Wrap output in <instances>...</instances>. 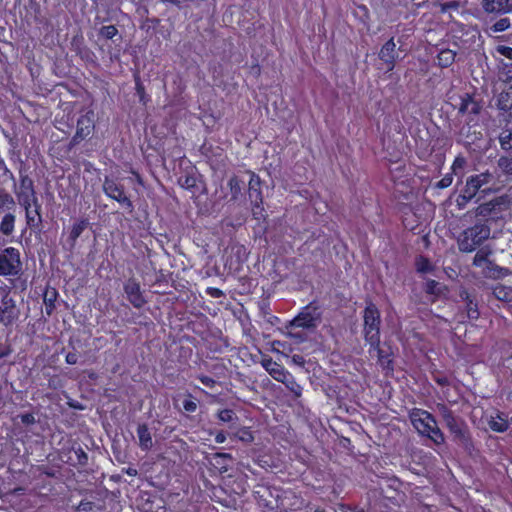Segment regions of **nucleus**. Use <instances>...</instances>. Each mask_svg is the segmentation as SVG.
<instances>
[{
	"mask_svg": "<svg viewBox=\"0 0 512 512\" xmlns=\"http://www.w3.org/2000/svg\"><path fill=\"white\" fill-rule=\"evenodd\" d=\"M490 226L482 221L464 229L457 238L458 248L463 253H471L479 248L489 237Z\"/></svg>",
	"mask_w": 512,
	"mask_h": 512,
	"instance_id": "f257e3e1",
	"label": "nucleus"
},
{
	"mask_svg": "<svg viewBox=\"0 0 512 512\" xmlns=\"http://www.w3.org/2000/svg\"><path fill=\"white\" fill-rule=\"evenodd\" d=\"M410 420L414 428L423 436L436 444L444 442V435L437 425L435 417L427 410L414 408L410 412Z\"/></svg>",
	"mask_w": 512,
	"mask_h": 512,
	"instance_id": "f03ea898",
	"label": "nucleus"
},
{
	"mask_svg": "<svg viewBox=\"0 0 512 512\" xmlns=\"http://www.w3.org/2000/svg\"><path fill=\"white\" fill-rule=\"evenodd\" d=\"M363 329L364 340L371 348H377L380 341L381 314L378 307L372 303H367L363 310Z\"/></svg>",
	"mask_w": 512,
	"mask_h": 512,
	"instance_id": "7ed1b4c3",
	"label": "nucleus"
},
{
	"mask_svg": "<svg viewBox=\"0 0 512 512\" xmlns=\"http://www.w3.org/2000/svg\"><path fill=\"white\" fill-rule=\"evenodd\" d=\"M499 121L500 132L497 138L505 155L499 158L498 166L505 175L512 176V113Z\"/></svg>",
	"mask_w": 512,
	"mask_h": 512,
	"instance_id": "20e7f679",
	"label": "nucleus"
},
{
	"mask_svg": "<svg viewBox=\"0 0 512 512\" xmlns=\"http://www.w3.org/2000/svg\"><path fill=\"white\" fill-rule=\"evenodd\" d=\"M494 182V175L488 171L468 177L466 184L459 195L458 203L471 201L479 191L491 190L488 185Z\"/></svg>",
	"mask_w": 512,
	"mask_h": 512,
	"instance_id": "39448f33",
	"label": "nucleus"
},
{
	"mask_svg": "<svg viewBox=\"0 0 512 512\" xmlns=\"http://www.w3.org/2000/svg\"><path fill=\"white\" fill-rule=\"evenodd\" d=\"M322 310L317 301H311L302 307L300 312L290 322L291 327L315 329L321 321Z\"/></svg>",
	"mask_w": 512,
	"mask_h": 512,
	"instance_id": "423d86ee",
	"label": "nucleus"
},
{
	"mask_svg": "<svg viewBox=\"0 0 512 512\" xmlns=\"http://www.w3.org/2000/svg\"><path fill=\"white\" fill-rule=\"evenodd\" d=\"M491 250L486 247H481L477 250L473 258V266L482 268V273L485 277L499 279L507 275V269L496 265L489 259Z\"/></svg>",
	"mask_w": 512,
	"mask_h": 512,
	"instance_id": "0eeeda50",
	"label": "nucleus"
},
{
	"mask_svg": "<svg viewBox=\"0 0 512 512\" xmlns=\"http://www.w3.org/2000/svg\"><path fill=\"white\" fill-rule=\"evenodd\" d=\"M22 271L19 249L7 247L0 252V276L15 277Z\"/></svg>",
	"mask_w": 512,
	"mask_h": 512,
	"instance_id": "6e6552de",
	"label": "nucleus"
},
{
	"mask_svg": "<svg viewBox=\"0 0 512 512\" xmlns=\"http://www.w3.org/2000/svg\"><path fill=\"white\" fill-rule=\"evenodd\" d=\"M103 191L107 197L117 201L129 213L133 212L134 205L131 199L126 195L124 185L118 183L114 179L105 177L103 182Z\"/></svg>",
	"mask_w": 512,
	"mask_h": 512,
	"instance_id": "1a4fd4ad",
	"label": "nucleus"
},
{
	"mask_svg": "<svg viewBox=\"0 0 512 512\" xmlns=\"http://www.w3.org/2000/svg\"><path fill=\"white\" fill-rule=\"evenodd\" d=\"M123 290L129 303L136 309H141L147 304L144 291L141 289L139 281L131 277L123 285Z\"/></svg>",
	"mask_w": 512,
	"mask_h": 512,
	"instance_id": "9d476101",
	"label": "nucleus"
},
{
	"mask_svg": "<svg viewBox=\"0 0 512 512\" xmlns=\"http://www.w3.org/2000/svg\"><path fill=\"white\" fill-rule=\"evenodd\" d=\"M505 203L501 198H494L488 202L480 204L476 208V215L483 219L482 222L494 221L502 216Z\"/></svg>",
	"mask_w": 512,
	"mask_h": 512,
	"instance_id": "9b49d317",
	"label": "nucleus"
},
{
	"mask_svg": "<svg viewBox=\"0 0 512 512\" xmlns=\"http://www.w3.org/2000/svg\"><path fill=\"white\" fill-rule=\"evenodd\" d=\"M94 129V112L89 110L78 118L76 132L71 139V144H79L81 141L88 138L93 133Z\"/></svg>",
	"mask_w": 512,
	"mask_h": 512,
	"instance_id": "f8f14e48",
	"label": "nucleus"
},
{
	"mask_svg": "<svg viewBox=\"0 0 512 512\" xmlns=\"http://www.w3.org/2000/svg\"><path fill=\"white\" fill-rule=\"evenodd\" d=\"M15 193L21 206H29L32 205V202L38 201L35 196L33 180L28 175L20 174L19 186Z\"/></svg>",
	"mask_w": 512,
	"mask_h": 512,
	"instance_id": "ddd939ff",
	"label": "nucleus"
},
{
	"mask_svg": "<svg viewBox=\"0 0 512 512\" xmlns=\"http://www.w3.org/2000/svg\"><path fill=\"white\" fill-rule=\"evenodd\" d=\"M249 174L250 180L248 183V197L253 207V213L256 214L255 209L263 211V195L261 190L262 182L256 173L249 171Z\"/></svg>",
	"mask_w": 512,
	"mask_h": 512,
	"instance_id": "4468645a",
	"label": "nucleus"
},
{
	"mask_svg": "<svg viewBox=\"0 0 512 512\" xmlns=\"http://www.w3.org/2000/svg\"><path fill=\"white\" fill-rule=\"evenodd\" d=\"M495 105L498 110L503 111V118H507L512 113V83L505 82L500 87V92L496 96Z\"/></svg>",
	"mask_w": 512,
	"mask_h": 512,
	"instance_id": "2eb2a0df",
	"label": "nucleus"
},
{
	"mask_svg": "<svg viewBox=\"0 0 512 512\" xmlns=\"http://www.w3.org/2000/svg\"><path fill=\"white\" fill-rule=\"evenodd\" d=\"M378 57L385 63L387 71H392L395 68L398 53L394 37H391L382 45Z\"/></svg>",
	"mask_w": 512,
	"mask_h": 512,
	"instance_id": "dca6fc26",
	"label": "nucleus"
},
{
	"mask_svg": "<svg viewBox=\"0 0 512 512\" xmlns=\"http://www.w3.org/2000/svg\"><path fill=\"white\" fill-rule=\"evenodd\" d=\"M369 352H376L378 364L386 376L393 374L394 360L393 353L390 350L383 349L380 344L377 348L369 347Z\"/></svg>",
	"mask_w": 512,
	"mask_h": 512,
	"instance_id": "f3484780",
	"label": "nucleus"
},
{
	"mask_svg": "<svg viewBox=\"0 0 512 512\" xmlns=\"http://www.w3.org/2000/svg\"><path fill=\"white\" fill-rule=\"evenodd\" d=\"M459 100L458 113L460 115H477L480 113L482 106L472 94L464 93L459 97Z\"/></svg>",
	"mask_w": 512,
	"mask_h": 512,
	"instance_id": "a211bd4d",
	"label": "nucleus"
},
{
	"mask_svg": "<svg viewBox=\"0 0 512 512\" xmlns=\"http://www.w3.org/2000/svg\"><path fill=\"white\" fill-rule=\"evenodd\" d=\"M89 225V220L85 217L78 218L72 223L66 239L70 249H73L76 246L78 238L89 227Z\"/></svg>",
	"mask_w": 512,
	"mask_h": 512,
	"instance_id": "6ab92c4d",
	"label": "nucleus"
},
{
	"mask_svg": "<svg viewBox=\"0 0 512 512\" xmlns=\"http://www.w3.org/2000/svg\"><path fill=\"white\" fill-rule=\"evenodd\" d=\"M19 317V310L14 300H8L3 306H0V324L8 327L12 325Z\"/></svg>",
	"mask_w": 512,
	"mask_h": 512,
	"instance_id": "aec40b11",
	"label": "nucleus"
},
{
	"mask_svg": "<svg viewBox=\"0 0 512 512\" xmlns=\"http://www.w3.org/2000/svg\"><path fill=\"white\" fill-rule=\"evenodd\" d=\"M487 13L505 14L512 11V0H481Z\"/></svg>",
	"mask_w": 512,
	"mask_h": 512,
	"instance_id": "412c9836",
	"label": "nucleus"
},
{
	"mask_svg": "<svg viewBox=\"0 0 512 512\" xmlns=\"http://www.w3.org/2000/svg\"><path fill=\"white\" fill-rule=\"evenodd\" d=\"M25 209L27 224L30 227H38L42 223L41 206L38 201L32 205L22 206Z\"/></svg>",
	"mask_w": 512,
	"mask_h": 512,
	"instance_id": "4be33fe9",
	"label": "nucleus"
},
{
	"mask_svg": "<svg viewBox=\"0 0 512 512\" xmlns=\"http://www.w3.org/2000/svg\"><path fill=\"white\" fill-rule=\"evenodd\" d=\"M210 462L220 473H225L230 468L233 458L228 453H215Z\"/></svg>",
	"mask_w": 512,
	"mask_h": 512,
	"instance_id": "5701e85b",
	"label": "nucleus"
},
{
	"mask_svg": "<svg viewBox=\"0 0 512 512\" xmlns=\"http://www.w3.org/2000/svg\"><path fill=\"white\" fill-rule=\"evenodd\" d=\"M137 436L139 439V447L143 451H149L153 446L152 436L147 424L142 423L137 427Z\"/></svg>",
	"mask_w": 512,
	"mask_h": 512,
	"instance_id": "b1692460",
	"label": "nucleus"
},
{
	"mask_svg": "<svg viewBox=\"0 0 512 512\" xmlns=\"http://www.w3.org/2000/svg\"><path fill=\"white\" fill-rule=\"evenodd\" d=\"M488 424L492 431L504 433L509 428L508 416L503 412L497 411L496 416L491 417Z\"/></svg>",
	"mask_w": 512,
	"mask_h": 512,
	"instance_id": "393cba45",
	"label": "nucleus"
},
{
	"mask_svg": "<svg viewBox=\"0 0 512 512\" xmlns=\"http://www.w3.org/2000/svg\"><path fill=\"white\" fill-rule=\"evenodd\" d=\"M58 291L55 288H47L43 294V302L45 305V313L51 316L56 308Z\"/></svg>",
	"mask_w": 512,
	"mask_h": 512,
	"instance_id": "a878e982",
	"label": "nucleus"
},
{
	"mask_svg": "<svg viewBox=\"0 0 512 512\" xmlns=\"http://www.w3.org/2000/svg\"><path fill=\"white\" fill-rule=\"evenodd\" d=\"M450 433L454 436L455 439H458L462 442H467L470 440L468 429L465 423L458 419L454 424L448 427Z\"/></svg>",
	"mask_w": 512,
	"mask_h": 512,
	"instance_id": "bb28decb",
	"label": "nucleus"
},
{
	"mask_svg": "<svg viewBox=\"0 0 512 512\" xmlns=\"http://www.w3.org/2000/svg\"><path fill=\"white\" fill-rule=\"evenodd\" d=\"M228 188L230 190L231 199L237 200L242 195L244 182L236 175H233L228 181Z\"/></svg>",
	"mask_w": 512,
	"mask_h": 512,
	"instance_id": "cd10ccee",
	"label": "nucleus"
},
{
	"mask_svg": "<svg viewBox=\"0 0 512 512\" xmlns=\"http://www.w3.org/2000/svg\"><path fill=\"white\" fill-rule=\"evenodd\" d=\"M456 53L450 49H443L437 55V63L442 68L450 67L455 61Z\"/></svg>",
	"mask_w": 512,
	"mask_h": 512,
	"instance_id": "c85d7f7f",
	"label": "nucleus"
},
{
	"mask_svg": "<svg viewBox=\"0 0 512 512\" xmlns=\"http://www.w3.org/2000/svg\"><path fill=\"white\" fill-rule=\"evenodd\" d=\"M15 216L12 213H7L1 220L0 232L4 235H10L14 231Z\"/></svg>",
	"mask_w": 512,
	"mask_h": 512,
	"instance_id": "c756f323",
	"label": "nucleus"
},
{
	"mask_svg": "<svg viewBox=\"0 0 512 512\" xmlns=\"http://www.w3.org/2000/svg\"><path fill=\"white\" fill-rule=\"evenodd\" d=\"M73 452L76 459L73 460L72 457H70L68 462L74 466H86L88 463V454L84 451V449L80 445H78L77 448H73Z\"/></svg>",
	"mask_w": 512,
	"mask_h": 512,
	"instance_id": "7c9ffc66",
	"label": "nucleus"
},
{
	"mask_svg": "<svg viewBox=\"0 0 512 512\" xmlns=\"http://www.w3.org/2000/svg\"><path fill=\"white\" fill-rule=\"evenodd\" d=\"M439 411L447 428L450 427L459 419L458 417L455 416L454 412L445 404H441L439 406Z\"/></svg>",
	"mask_w": 512,
	"mask_h": 512,
	"instance_id": "2f4dec72",
	"label": "nucleus"
},
{
	"mask_svg": "<svg viewBox=\"0 0 512 512\" xmlns=\"http://www.w3.org/2000/svg\"><path fill=\"white\" fill-rule=\"evenodd\" d=\"M415 267L419 273H429L433 271V266L430 260L423 255H419L415 259Z\"/></svg>",
	"mask_w": 512,
	"mask_h": 512,
	"instance_id": "473e14b6",
	"label": "nucleus"
},
{
	"mask_svg": "<svg viewBox=\"0 0 512 512\" xmlns=\"http://www.w3.org/2000/svg\"><path fill=\"white\" fill-rule=\"evenodd\" d=\"M466 309L467 316L471 320H477L479 318L478 304L475 302L468 293H466Z\"/></svg>",
	"mask_w": 512,
	"mask_h": 512,
	"instance_id": "72a5a7b5",
	"label": "nucleus"
},
{
	"mask_svg": "<svg viewBox=\"0 0 512 512\" xmlns=\"http://www.w3.org/2000/svg\"><path fill=\"white\" fill-rule=\"evenodd\" d=\"M217 418L219 421L223 423L232 422L234 419H237L235 412L232 409H222L217 413Z\"/></svg>",
	"mask_w": 512,
	"mask_h": 512,
	"instance_id": "f704fd0d",
	"label": "nucleus"
},
{
	"mask_svg": "<svg viewBox=\"0 0 512 512\" xmlns=\"http://www.w3.org/2000/svg\"><path fill=\"white\" fill-rule=\"evenodd\" d=\"M118 34V29L115 25L102 26L99 30V35L105 39H112Z\"/></svg>",
	"mask_w": 512,
	"mask_h": 512,
	"instance_id": "c9c22d12",
	"label": "nucleus"
},
{
	"mask_svg": "<svg viewBox=\"0 0 512 512\" xmlns=\"http://www.w3.org/2000/svg\"><path fill=\"white\" fill-rule=\"evenodd\" d=\"M183 409L188 413H194L197 410V401L191 394L187 395V398L182 402Z\"/></svg>",
	"mask_w": 512,
	"mask_h": 512,
	"instance_id": "e433bc0d",
	"label": "nucleus"
},
{
	"mask_svg": "<svg viewBox=\"0 0 512 512\" xmlns=\"http://www.w3.org/2000/svg\"><path fill=\"white\" fill-rule=\"evenodd\" d=\"M425 292L429 295L438 296L440 294L439 283L433 279L428 280L425 284Z\"/></svg>",
	"mask_w": 512,
	"mask_h": 512,
	"instance_id": "4c0bfd02",
	"label": "nucleus"
},
{
	"mask_svg": "<svg viewBox=\"0 0 512 512\" xmlns=\"http://www.w3.org/2000/svg\"><path fill=\"white\" fill-rule=\"evenodd\" d=\"M231 251L237 256L238 262H243L246 259V248L244 245H232Z\"/></svg>",
	"mask_w": 512,
	"mask_h": 512,
	"instance_id": "58836bf2",
	"label": "nucleus"
},
{
	"mask_svg": "<svg viewBox=\"0 0 512 512\" xmlns=\"http://www.w3.org/2000/svg\"><path fill=\"white\" fill-rule=\"evenodd\" d=\"M509 27L510 20L508 18H501L493 24L492 29L494 32H504Z\"/></svg>",
	"mask_w": 512,
	"mask_h": 512,
	"instance_id": "ea45409f",
	"label": "nucleus"
},
{
	"mask_svg": "<svg viewBox=\"0 0 512 512\" xmlns=\"http://www.w3.org/2000/svg\"><path fill=\"white\" fill-rule=\"evenodd\" d=\"M453 182V174L447 173L445 174L438 182H436L435 187L438 189L448 188Z\"/></svg>",
	"mask_w": 512,
	"mask_h": 512,
	"instance_id": "a19ab883",
	"label": "nucleus"
},
{
	"mask_svg": "<svg viewBox=\"0 0 512 512\" xmlns=\"http://www.w3.org/2000/svg\"><path fill=\"white\" fill-rule=\"evenodd\" d=\"M135 90H136V94L139 96L140 101L145 103V97H146L145 87L142 84L139 76L135 77Z\"/></svg>",
	"mask_w": 512,
	"mask_h": 512,
	"instance_id": "79ce46f5",
	"label": "nucleus"
},
{
	"mask_svg": "<svg viewBox=\"0 0 512 512\" xmlns=\"http://www.w3.org/2000/svg\"><path fill=\"white\" fill-rule=\"evenodd\" d=\"M196 379H198L204 386L210 389L214 388L217 384V381L215 379L204 374L197 375Z\"/></svg>",
	"mask_w": 512,
	"mask_h": 512,
	"instance_id": "37998d69",
	"label": "nucleus"
},
{
	"mask_svg": "<svg viewBox=\"0 0 512 512\" xmlns=\"http://www.w3.org/2000/svg\"><path fill=\"white\" fill-rule=\"evenodd\" d=\"M8 300H13L10 296V288L6 285H0V306H3Z\"/></svg>",
	"mask_w": 512,
	"mask_h": 512,
	"instance_id": "c03bdc74",
	"label": "nucleus"
},
{
	"mask_svg": "<svg viewBox=\"0 0 512 512\" xmlns=\"http://www.w3.org/2000/svg\"><path fill=\"white\" fill-rule=\"evenodd\" d=\"M496 295L499 299H502L507 302H512V288L506 290L505 288H501L496 292Z\"/></svg>",
	"mask_w": 512,
	"mask_h": 512,
	"instance_id": "a18cd8bd",
	"label": "nucleus"
},
{
	"mask_svg": "<svg viewBox=\"0 0 512 512\" xmlns=\"http://www.w3.org/2000/svg\"><path fill=\"white\" fill-rule=\"evenodd\" d=\"M441 12L445 13L450 10H456L459 7V3L457 1H448L440 4Z\"/></svg>",
	"mask_w": 512,
	"mask_h": 512,
	"instance_id": "49530a36",
	"label": "nucleus"
},
{
	"mask_svg": "<svg viewBox=\"0 0 512 512\" xmlns=\"http://www.w3.org/2000/svg\"><path fill=\"white\" fill-rule=\"evenodd\" d=\"M205 292L212 298L224 297V292L217 287H207Z\"/></svg>",
	"mask_w": 512,
	"mask_h": 512,
	"instance_id": "de8ad7c7",
	"label": "nucleus"
},
{
	"mask_svg": "<svg viewBox=\"0 0 512 512\" xmlns=\"http://www.w3.org/2000/svg\"><path fill=\"white\" fill-rule=\"evenodd\" d=\"M180 182L182 183V186L191 189L196 186V179L193 176H185L184 180L182 181V178L180 179Z\"/></svg>",
	"mask_w": 512,
	"mask_h": 512,
	"instance_id": "09e8293b",
	"label": "nucleus"
},
{
	"mask_svg": "<svg viewBox=\"0 0 512 512\" xmlns=\"http://www.w3.org/2000/svg\"><path fill=\"white\" fill-rule=\"evenodd\" d=\"M271 376L277 380V381H281L283 382V378L285 377V371L284 369L279 366L277 369H273L271 372H270Z\"/></svg>",
	"mask_w": 512,
	"mask_h": 512,
	"instance_id": "8fccbe9b",
	"label": "nucleus"
},
{
	"mask_svg": "<svg viewBox=\"0 0 512 512\" xmlns=\"http://www.w3.org/2000/svg\"><path fill=\"white\" fill-rule=\"evenodd\" d=\"M466 164L465 158L462 156H457L452 164V170L453 172H456L457 169H462L464 165Z\"/></svg>",
	"mask_w": 512,
	"mask_h": 512,
	"instance_id": "3c124183",
	"label": "nucleus"
},
{
	"mask_svg": "<svg viewBox=\"0 0 512 512\" xmlns=\"http://www.w3.org/2000/svg\"><path fill=\"white\" fill-rule=\"evenodd\" d=\"M498 52L505 56L506 58L512 60V47H508V46H499L498 47Z\"/></svg>",
	"mask_w": 512,
	"mask_h": 512,
	"instance_id": "603ef678",
	"label": "nucleus"
},
{
	"mask_svg": "<svg viewBox=\"0 0 512 512\" xmlns=\"http://www.w3.org/2000/svg\"><path fill=\"white\" fill-rule=\"evenodd\" d=\"M433 379L441 387H447L450 385V380L446 376H434Z\"/></svg>",
	"mask_w": 512,
	"mask_h": 512,
	"instance_id": "864d4df0",
	"label": "nucleus"
},
{
	"mask_svg": "<svg viewBox=\"0 0 512 512\" xmlns=\"http://www.w3.org/2000/svg\"><path fill=\"white\" fill-rule=\"evenodd\" d=\"M21 421L25 425H30L35 422V417L31 413H25L21 415Z\"/></svg>",
	"mask_w": 512,
	"mask_h": 512,
	"instance_id": "5fc2aeb1",
	"label": "nucleus"
},
{
	"mask_svg": "<svg viewBox=\"0 0 512 512\" xmlns=\"http://www.w3.org/2000/svg\"><path fill=\"white\" fill-rule=\"evenodd\" d=\"M65 361L67 364L74 365L78 362V355L75 352L67 353L65 357Z\"/></svg>",
	"mask_w": 512,
	"mask_h": 512,
	"instance_id": "6e6d98bb",
	"label": "nucleus"
},
{
	"mask_svg": "<svg viewBox=\"0 0 512 512\" xmlns=\"http://www.w3.org/2000/svg\"><path fill=\"white\" fill-rule=\"evenodd\" d=\"M240 433L242 434L240 436V439L241 440H244V441H252L253 440V435H252V432L248 429V428H244L240 431Z\"/></svg>",
	"mask_w": 512,
	"mask_h": 512,
	"instance_id": "4d7b16f0",
	"label": "nucleus"
},
{
	"mask_svg": "<svg viewBox=\"0 0 512 512\" xmlns=\"http://www.w3.org/2000/svg\"><path fill=\"white\" fill-rule=\"evenodd\" d=\"M11 353L9 346L0 347V360L7 357Z\"/></svg>",
	"mask_w": 512,
	"mask_h": 512,
	"instance_id": "13d9d810",
	"label": "nucleus"
},
{
	"mask_svg": "<svg viewBox=\"0 0 512 512\" xmlns=\"http://www.w3.org/2000/svg\"><path fill=\"white\" fill-rule=\"evenodd\" d=\"M91 505V502H81L78 506V509L82 511H89L91 509Z\"/></svg>",
	"mask_w": 512,
	"mask_h": 512,
	"instance_id": "bf43d9fd",
	"label": "nucleus"
},
{
	"mask_svg": "<svg viewBox=\"0 0 512 512\" xmlns=\"http://www.w3.org/2000/svg\"><path fill=\"white\" fill-rule=\"evenodd\" d=\"M131 173L135 176L137 182L142 185L143 179H142L141 175L135 170H131Z\"/></svg>",
	"mask_w": 512,
	"mask_h": 512,
	"instance_id": "052dcab7",
	"label": "nucleus"
},
{
	"mask_svg": "<svg viewBox=\"0 0 512 512\" xmlns=\"http://www.w3.org/2000/svg\"><path fill=\"white\" fill-rule=\"evenodd\" d=\"M226 437L223 433H218L215 437V440L217 443H223L225 441Z\"/></svg>",
	"mask_w": 512,
	"mask_h": 512,
	"instance_id": "680f3d73",
	"label": "nucleus"
},
{
	"mask_svg": "<svg viewBox=\"0 0 512 512\" xmlns=\"http://www.w3.org/2000/svg\"><path fill=\"white\" fill-rule=\"evenodd\" d=\"M8 200V196L7 195H0V210L4 207V205L6 204Z\"/></svg>",
	"mask_w": 512,
	"mask_h": 512,
	"instance_id": "e2e57ef3",
	"label": "nucleus"
},
{
	"mask_svg": "<svg viewBox=\"0 0 512 512\" xmlns=\"http://www.w3.org/2000/svg\"><path fill=\"white\" fill-rule=\"evenodd\" d=\"M290 390L296 395H301V387L299 385H296V387H291Z\"/></svg>",
	"mask_w": 512,
	"mask_h": 512,
	"instance_id": "0e129e2a",
	"label": "nucleus"
},
{
	"mask_svg": "<svg viewBox=\"0 0 512 512\" xmlns=\"http://www.w3.org/2000/svg\"><path fill=\"white\" fill-rule=\"evenodd\" d=\"M314 512H326V511H325V509L318 507L315 509Z\"/></svg>",
	"mask_w": 512,
	"mask_h": 512,
	"instance_id": "69168bd1",
	"label": "nucleus"
},
{
	"mask_svg": "<svg viewBox=\"0 0 512 512\" xmlns=\"http://www.w3.org/2000/svg\"><path fill=\"white\" fill-rule=\"evenodd\" d=\"M508 421H509V424H512V416L510 417V419Z\"/></svg>",
	"mask_w": 512,
	"mask_h": 512,
	"instance_id": "338daca9",
	"label": "nucleus"
}]
</instances>
